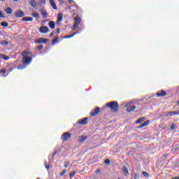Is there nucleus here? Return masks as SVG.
<instances>
[{
	"label": "nucleus",
	"mask_w": 179,
	"mask_h": 179,
	"mask_svg": "<svg viewBox=\"0 0 179 179\" xmlns=\"http://www.w3.org/2000/svg\"><path fill=\"white\" fill-rule=\"evenodd\" d=\"M43 48H44V45H39V46H37V47L36 48V50H37L38 51H41V50H43Z\"/></svg>",
	"instance_id": "nucleus-29"
},
{
	"label": "nucleus",
	"mask_w": 179,
	"mask_h": 179,
	"mask_svg": "<svg viewBox=\"0 0 179 179\" xmlns=\"http://www.w3.org/2000/svg\"><path fill=\"white\" fill-rule=\"evenodd\" d=\"M135 178H136V175H135Z\"/></svg>",
	"instance_id": "nucleus-52"
},
{
	"label": "nucleus",
	"mask_w": 179,
	"mask_h": 179,
	"mask_svg": "<svg viewBox=\"0 0 179 179\" xmlns=\"http://www.w3.org/2000/svg\"><path fill=\"white\" fill-rule=\"evenodd\" d=\"M68 2H69V3H72V2L73 3L75 1H73V0H68Z\"/></svg>",
	"instance_id": "nucleus-43"
},
{
	"label": "nucleus",
	"mask_w": 179,
	"mask_h": 179,
	"mask_svg": "<svg viewBox=\"0 0 179 179\" xmlns=\"http://www.w3.org/2000/svg\"><path fill=\"white\" fill-rule=\"evenodd\" d=\"M0 34H1V31H0Z\"/></svg>",
	"instance_id": "nucleus-54"
},
{
	"label": "nucleus",
	"mask_w": 179,
	"mask_h": 179,
	"mask_svg": "<svg viewBox=\"0 0 179 179\" xmlns=\"http://www.w3.org/2000/svg\"><path fill=\"white\" fill-rule=\"evenodd\" d=\"M106 107H109L112 113H117L120 105H118V102L117 101H111L106 103Z\"/></svg>",
	"instance_id": "nucleus-2"
},
{
	"label": "nucleus",
	"mask_w": 179,
	"mask_h": 179,
	"mask_svg": "<svg viewBox=\"0 0 179 179\" xmlns=\"http://www.w3.org/2000/svg\"><path fill=\"white\" fill-rule=\"evenodd\" d=\"M37 179H40V178H37Z\"/></svg>",
	"instance_id": "nucleus-55"
},
{
	"label": "nucleus",
	"mask_w": 179,
	"mask_h": 179,
	"mask_svg": "<svg viewBox=\"0 0 179 179\" xmlns=\"http://www.w3.org/2000/svg\"><path fill=\"white\" fill-rule=\"evenodd\" d=\"M23 22H33V17H24L22 19Z\"/></svg>",
	"instance_id": "nucleus-17"
},
{
	"label": "nucleus",
	"mask_w": 179,
	"mask_h": 179,
	"mask_svg": "<svg viewBox=\"0 0 179 179\" xmlns=\"http://www.w3.org/2000/svg\"><path fill=\"white\" fill-rule=\"evenodd\" d=\"M0 44L1 45H8L9 44V42H8V41L3 40L1 41Z\"/></svg>",
	"instance_id": "nucleus-25"
},
{
	"label": "nucleus",
	"mask_w": 179,
	"mask_h": 179,
	"mask_svg": "<svg viewBox=\"0 0 179 179\" xmlns=\"http://www.w3.org/2000/svg\"><path fill=\"white\" fill-rule=\"evenodd\" d=\"M149 124H150V121L147 120L144 123L140 124V128H143L144 127H148V125H149Z\"/></svg>",
	"instance_id": "nucleus-18"
},
{
	"label": "nucleus",
	"mask_w": 179,
	"mask_h": 179,
	"mask_svg": "<svg viewBox=\"0 0 179 179\" xmlns=\"http://www.w3.org/2000/svg\"><path fill=\"white\" fill-rule=\"evenodd\" d=\"M171 129H173V130L176 129V124H172L171 125Z\"/></svg>",
	"instance_id": "nucleus-38"
},
{
	"label": "nucleus",
	"mask_w": 179,
	"mask_h": 179,
	"mask_svg": "<svg viewBox=\"0 0 179 179\" xmlns=\"http://www.w3.org/2000/svg\"><path fill=\"white\" fill-rule=\"evenodd\" d=\"M75 34H76V33H73L71 35H67V36H64V38H72V37H73V36H75Z\"/></svg>",
	"instance_id": "nucleus-28"
},
{
	"label": "nucleus",
	"mask_w": 179,
	"mask_h": 179,
	"mask_svg": "<svg viewBox=\"0 0 179 179\" xmlns=\"http://www.w3.org/2000/svg\"><path fill=\"white\" fill-rule=\"evenodd\" d=\"M6 13H8V15H12V8H7L6 9Z\"/></svg>",
	"instance_id": "nucleus-26"
},
{
	"label": "nucleus",
	"mask_w": 179,
	"mask_h": 179,
	"mask_svg": "<svg viewBox=\"0 0 179 179\" xmlns=\"http://www.w3.org/2000/svg\"><path fill=\"white\" fill-rule=\"evenodd\" d=\"M157 97H165V96H167V93L164 90H161L157 92Z\"/></svg>",
	"instance_id": "nucleus-12"
},
{
	"label": "nucleus",
	"mask_w": 179,
	"mask_h": 179,
	"mask_svg": "<svg viewBox=\"0 0 179 179\" xmlns=\"http://www.w3.org/2000/svg\"><path fill=\"white\" fill-rule=\"evenodd\" d=\"M42 3H45V0H41Z\"/></svg>",
	"instance_id": "nucleus-46"
},
{
	"label": "nucleus",
	"mask_w": 179,
	"mask_h": 179,
	"mask_svg": "<svg viewBox=\"0 0 179 179\" xmlns=\"http://www.w3.org/2000/svg\"><path fill=\"white\" fill-rule=\"evenodd\" d=\"M32 16L34 17H36V19L40 18V15L38 14V13H32Z\"/></svg>",
	"instance_id": "nucleus-27"
},
{
	"label": "nucleus",
	"mask_w": 179,
	"mask_h": 179,
	"mask_svg": "<svg viewBox=\"0 0 179 179\" xmlns=\"http://www.w3.org/2000/svg\"><path fill=\"white\" fill-rule=\"evenodd\" d=\"M30 52H23L22 53V62L23 65H29L32 61L31 57H30Z\"/></svg>",
	"instance_id": "nucleus-1"
},
{
	"label": "nucleus",
	"mask_w": 179,
	"mask_h": 179,
	"mask_svg": "<svg viewBox=\"0 0 179 179\" xmlns=\"http://www.w3.org/2000/svg\"><path fill=\"white\" fill-rule=\"evenodd\" d=\"M171 115H179V110H175L172 112H168L165 117H171Z\"/></svg>",
	"instance_id": "nucleus-9"
},
{
	"label": "nucleus",
	"mask_w": 179,
	"mask_h": 179,
	"mask_svg": "<svg viewBox=\"0 0 179 179\" xmlns=\"http://www.w3.org/2000/svg\"><path fill=\"white\" fill-rule=\"evenodd\" d=\"M57 33H59V29H57Z\"/></svg>",
	"instance_id": "nucleus-47"
},
{
	"label": "nucleus",
	"mask_w": 179,
	"mask_h": 179,
	"mask_svg": "<svg viewBox=\"0 0 179 179\" xmlns=\"http://www.w3.org/2000/svg\"><path fill=\"white\" fill-rule=\"evenodd\" d=\"M59 152V150H55L52 157H54V156H55V155H57V153Z\"/></svg>",
	"instance_id": "nucleus-40"
},
{
	"label": "nucleus",
	"mask_w": 179,
	"mask_h": 179,
	"mask_svg": "<svg viewBox=\"0 0 179 179\" xmlns=\"http://www.w3.org/2000/svg\"><path fill=\"white\" fill-rule=\"evenodd\" d=\"M39 31L43 34L48 33V27L47 26L41 27L39 29Z\"/></svg>",
	"instance_id": "nucleus-11"
},
{
	"label": "nucleus",
	"mask_w": 179,
	"mask_h": 179,
	"mask_svg": "<svg viewBox=\"0 0 179 179\" xmlns=\"http://www.w3.org/2000/svg\"><path fill=\"white\" fill-rule=\"evenodd\" d=\"M50 1V3L51 5V6L53 8V9H57V5L55 4V2L54 1V0H49Z\"/></svg>",
	"instance_id": "nucleus-19"
},
{
	"label": "nucleus",
	"mask_w": 179,
	"mask_h": 179,
	"mask_svg": "<svg viewBox=\"0 0 179 179\" xmlns=\"http://www.w3.org/2000/svg\"><path fill=\"white\" fill-rule=\"evenodd\" d=\"M40 12L43 16V17H47V16H48V13L45 12V9L42 8L40 10Z\"/></svg>",
	"instance_id": "nucleus-14"
},
{
	"label": "nucleus",
	"mask_w": 179,
	"mask_h": 179,
	"mask_svg": "<svg viewBox=\"0 0 179 179\" xmlns=\"http://www.w3.org/2000/svg\"><path fill=\"white\" fill-rule=\"evenodd\" d=\"M69 9H71V6L68 7Z\"/></svg>",
	"instance_id": "nucleus-51"
},
{
	"label": "nucleus",
	"mask_w": 179,
	"mask_h": 179,
	"mask_svg": "<svg viewBox=\"0 0 179 179\" xmlns=\"http://www.w3.org/2000/svg\"><path fill=\"white\" fill-rule=\"evenodd\" d=\"M87 139V136H80V143H83V142H85V141H86Z\"/></svg>",
	"instance_id": "nucleus-20"
},
{
	"label": "nucleus",
	"mask_w": 179,
	"mask_h": 179,
	"mask_svg": "<svg viewBox=\"0 0 179 179\" xmlns=\"http://www.w3.org/2000/svg\"><path fill=\"white\" fill-rule=\"evenodd\" d=\"M143 121H145V117H140L136 121V124H141V122H143Z\"/></svg>",
	"instance_id": "nucleus-23"
},
{
	"label": "nucleus",
	"mask_w": 179,
	"mask_h": 179,
	"mask_svg": "<svg viewBox=\"0 0 179 179\" xmlns=\"http://www.w3.org/2000/svg\"><path fill=\"white\" fill-rule=\"evenodd\" d=\"M52 36H54V32H52V33L49 35V37H52Z\"/></svg>",
	"instance_id": "nucleus-44"
},
{
	"label": "nucleus",
	"mask_w": 179,
	"mask_h": 179,
	"mask_svg": "<svg viewBox=\"0 0 179 179\" xmlns=\"http://www.w3.org/2000/svg\"><path fill=\"white\" fill-rule=\"evenodd\" d=\"M99 113H100V108L96 107V108L92 110V111L90 113V115L91 117H94V115H97L98 114H99Z\"/></svg>",
	"instance_id": "nucleus-7"
},
{
	"label": "nucleus",
	"mask_w": 179,
	"mask_h": 179,
	"mask_svg": "<svg viewBox=\"0 0 179 179\" xmlns=\"http://www.w3.org/2000/svg\"><path fill=\"white\" fill-rule=\"evenodd\" d=\"M17 68L18 69H24L25 66H23V65H22V64H20V65H18V66H17Z\"/></svg>",
	"instance_id": "nucleus-33"
},
{
	"label": "nucleus",
	"mask_w": 179,
	"mask_h": 179,
	"mask_svg": "<svg viewBox=\"0 0 179 179\" xmlns=\"http://www.w3.org/2000/svg\"><path fill=\"white\" fill-rule=\"evenodd\" d=\"M164 157L166 159V157H167V155H164Z\"/></svg>",
	"instance_id": "nucleus-48"
},
{
	"label": "nucleus",
	"mask_w": 179,
	"mask_h": 179,
	"mask_svg": "<svg viewBox=\"0 0 179 179\" xmlns=\"http://www.w3.org/2000/svg\"><path fill=\"white\" fill-rule=\"evenodd\" d=\"M47 41H50L48 38H39L35 41L37 44H47Z\"/></svg>",
	"instance_id": "nucleus-6"
},
{
	"label": "nucleus",
	"mask_w": 179,
	"mask_h": 179,
	"mask_svg": "<svg viewBox=\"0 0 179 179\" xmlns=\"http://www.w3.org/2000/svg\"><path fill=\"white\" fill-rule=\"evenodd\" d=\"M29 3L32 6V8H36V6H37L36 0H29Z\"/></svg>",
	"instance_id": "nucleus-16"
},
{
	"label": "nucleus",
	"mask_w": 179,
	"mask_h": 179,
	"mask_svg": "<svg viewBox=\"0 0 179 179\" xmlns=\"http://www.w3.org/2000/svg\"><path fill=\"white\" fill-rule=\"evenodd\" d=\"M124 176H129V172L128 171V168L124 166L122 169Z\"/></svg>",
	"instance_id": "nucleus-15"
},
{
	"label": "nucleus",
	"mask_w": 179,
	"mask_h": 179,
	"mask_svg": "<svg viewBox=\"0 0 179 179\" xmlns=\"http://www.w3.org/2000/svg\"><path fill=\"white\" fill-rule=\"evenodd\" d=\"M111 164V162H110V159L105 160V164H107L108 166Z\"/></svg>",
	"instance_id": "nucleus-36"
},
{
	"label": "nucleus",
	"mask_w": 179,
	"mask_h": 179,
	"mask_svg": "<svg viewBox=\"0 0 179 179\" xmlns=\"http://www.w3.org/2000/svg\"><path fill=\"white\" fill-rule=\"evenodd\" d=\"M0 17H3V15L2 14V12L0 10Z\"/></svg>",
	"instance_id": "nucleus-42"
},
{
	"label": "nucleus",
	"mask_w": 179,
	"mask_h": 179,
	"mask_svg": "<svg viewBox=\"0 0 179 179\" xmlns=\"http://www.w3.org/2000/svg\"><path fill=\"white\" fill-rule=\"evenodd\" d=\"M69 9H71V6L68 7Z\"/></svg>",
	"instance_id": "nucleus-50"
},
{
	"label": "nucleus",
	"mask_w": 179,
	"mask_h": 179,
	"mask_svg": "<svg viewBox=\"0 0 179 179\" xmlns=\"http://www.w3.org/2000/svg\"><path fill=\"white\" fill-rule=\"evenodd\" d=\"M59 2H60V3H64V1L63 0H58Z\"/></svg>",
	"instance_id": "nucleus-45"
},
{
	"label": "nucleus",
	"mask_w": 179,
	"mask_h": 179,
	"mask_svg": "<svg viewBox=\"0 0 179 179\" xmlns=\"http://www.w3.org/2000/svg\"><path fill=\"white\" fill-rule=\"evenodd\" d=\"M58 41V37H57L56 38H55L52 41V45H54V44H55V43H57Z\"/></svg>",
	"instance_id": "nucleus-34"
},
{
	"label": "nucleus",
	"mask_w": 179,
	"mask_h": 179,
	"mask_svg": "<svg viewBox=\"0 0 179 179\" xmlns=\"http://www.w3.org/2000/svg\"><path fill=\"white\" fill-rule=\"evenodd\" d=\"M1 26H2L3 27H8V26H9V24L3 21L1 23Z\"/></svg>",
	"instance_id": "nucleus-24"
},
{
	"label": "nucleus",
	"mask_w": 179,
	"mask_h": 179,
	"mask_svg": "<svg viewBox=\"0 0 179 179\" xmlns=\"http://www.w3.org/2000/svg\"><path fill=\"white\" fill-rule=\"evenodd\" d=\"M69 166V162H64V167H68Z\"/></svg>",
	"instance_id": "nucleus-39"
},
{
	"label": "nucleus",
	"mask_w": 179,
	"mask_h": 179,
	"mask_svg": "<svg viewBox=\"0 0 179 179\" xmlns=\"http://www.w3.org/2000/svg\"><path fill=\"white\" fill-rule=\"evenodd\" d=\"M78 124L80 125H86L87 124V117L80 119L78 121Z\"/></svg>",
	"instance_id": "nucleus-10"
},
{
	"label": "nucleus",
	"mask_w": 179,
	"mask_h": 179,
	"mask_svg": "<svg viewBox=\"0 0 179 179\" xmlns=\"http://www.w3.org/2000/svg\"><path fill=\"white\" fill-rule=\"evenodd\" d=\"M81 19L79 16H77L74 18V24L73 26V30L75 31L78 27H79V24H80Z\"/></svg>",
	"instance_id": "nucleus-4"
},
{
	"label": "nucleus",
	"mask_w": 179,
	"mask_h": 179,
	"mask_svg": "<svg viewBox=\"0 0 179 179\" xmlns=\"http://www.w3.org/2000/svg\"><path fill=\"white\" fill-rule=\"evenodd\" d=\"M66 173V170L64 169L62 172L60 173L61 177H62V176H64Z\"/></svg>",
	"instance_id": "nucleus-37"
},
{
	"label": "nucleus",
	"mask_w": 179,
	"mask_h": 179,
	"mask_svg": "<svg viewBox=\"0 0 179 179\" xmlns=\"http://www.w3.org/2000/svg\"><path fill=\"white\" fill-rule=\"evenodd\" d=\"M72 138V134L69 132H65L62 135L61 139L63 142H66V141H69Z\"/></svg>",
	"instance_id": "nucleus-3"
},
{
	"label": "nucleus",
	"mask_w": 179,
	"mask_h": 179,
	"mask_svg": "<svg viewBox=\"0 0 179 179\" xmlns=\"http://www.w3.org/2000/svg\"><path fill=\"white\" fill-rule=\"evenodd\" d=\"M63 17H64V16H63L62 13L58 14L57 24H60L61 22H62Z\"/></svg>",
	"instance_id": "nucleus-13"
},
{
	"label": "nucleus",
	"mask_w": 179,
	"mask_h": 179,
	"mask_svg": "<svg viewBox=\"0 0 179 179\" xmlns=\"http://www.w3.org/2000/svg\"><path fill=\"white\" fill-rule=\"evenodd\" d=\"M1 1H2L3 2H5V0H1Z\"/></svg>",
	"instance_id": "nucleus-49"
},
{
	"label": "nucleus",
	"mask_w": 179,
	"mask_h": 179,
	"mask_svg": "<svg viewBox=\"0 0 179 179\" xmlns=\"http://www.w3.org/2000/svg\"><path fill=\"white\" fill-rule=\"evenodd\" d=\"M124 107H126L127 113H131V111H134L135 108H136V106H132V103L131 102L127 103Z\"/></svg>",
	"instance_id": "nucleus-5"
},
{
	"label": "nucleus",
	"mask_w": 179,
	"mask_h": 179,
	"mask_svg": "<svg viewBox=\"0 0 179 179\" xmlns=\"http://www.w3.org/2000/svg\"><path fill=\"white\" fill-rule=\"evenodd\" d=\"M75 174H76V171L71 172V173L69 174L70 178H72V177H75Z\"/></svg>",
	"instance_id": "nucleus-31"
},
{
	"label": "nucleus",
	"mask_w": 179,
	"mask_h": 179,
	"mask_svg": "<svg viewBox=\"0 0 179 179\" xmlns=\"http://www.w3.org/2000/svg\"><path fill=\"white\" fill-rule=\"evenodd\" d=\"M96 174L99 173H101V169H97L96 170Z\"/></svg>",
	"instance_id": "nucleus-41"
},
{
	"label": "nucleus",
	"mask_w": 179,
	"mask_h": 179,
	"mask_svg": "<svg viewBox=\"0 0 179 179\" xmlns=\"http://www.w3.org/2000/svg\"><path fill=\"white\" fill-rule=\"evenodd\" d=\"M15 2L17 1V0H14Z\"/></svg>",
	"instance_id": "nucleus-53"
},
{
	"label": "nucleus",
	"mask_w": 179,
	"mask_h": 179,
	"mask_svg": "<svg viewBox=\"0 0 179 179\" xmlns=\"http://www.w3.org/2000/svg\"><path fill=\"white\" fill-rule=\"evenodd\" d=\"M15 17H23L24 13L22 10H18L15 13Z\"/></svg>",
	"instance_id": "nucleus-8"
},
{
	"label": "nucleus",
	"mask_w": 179,
	"mask_h": 179,
	"mask_svg": "<svg viewBox=\"0 0 179 179\" xmlns=\"http://www.w3.org/2000/svg\"><path fill=\"white\" fill-rule=\"evenodd\" d=\"M143 176L144 177H149V173H148L146 171H143Z\"/></svg>",
	"instance_id": "nucleus-35"
},
{
	"label": "nucleus",
	"mask_w": 179,
	"mask_h": 179,
	"mask_svg": "<svg viewBox=\"0 0 179 179\" xmlns=\"http://www.w3.org/2000/svg\"><path fill=\"white\" fill-rule=\"evenodd\" d=\"M0 73H2L3 75H5L6 73V69H2L0 70Z\"/></svg>",
	"instance_id": "nucleus-32"
},
{
	"label": "nucleus",
	"mask_w": 179,
	"mask_h": 179,
	"mask_svg": "<svg viewBox=\"0 0 179 179\" xmlns=\"http://www.w3.org/2000/svg\"><path fill=\"white\" fill-rule=\"evenodd\" d=\"M0 58L3 59H5V61H8V59H9V57H6L3 54H0Z\"/></svg>",
	"instance_id": "nucleus-22"
},
{
	"label": "nucleus",
	"mask_w": 179,
	"mask_h": 179,
	"mask_svg": "<svg viewBox=\"0 0 179 179\" xmlns=\"http://www.w3.org/2000/svg\"><path fill=\"white\" fill-rule=\"evenodd\" d=\"M49 27H50V29H55V22H54V21H50L49 22Z\"/></svg>",
	"instance_id": "nucleus-21"
},
{
	"label": "nucleus",
	"mask_w": 179,
	"mask_h": 179,
	"mask_svg": "<svg viewBox=\"0 0 179 179\" xmlns=\"http://www.w3.org/2000/svg\"><path fill=\"white\" fill-rule=\"evenodd\" d=\"M44 166H45V169H47V170H50V165H48V162H45Z\"/></svg>",
	"instance_id": "nucleus-30"
}]
</instances>
